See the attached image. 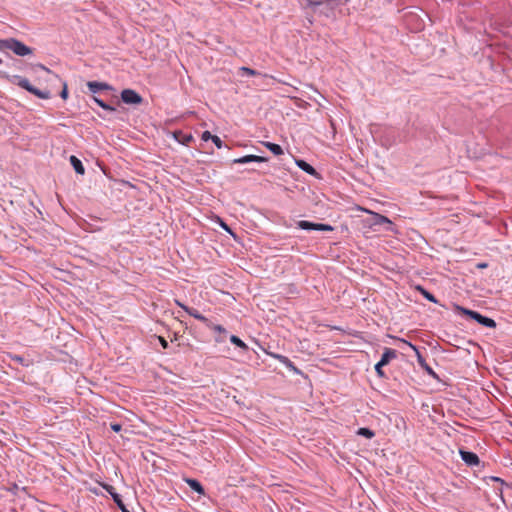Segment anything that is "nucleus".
<instances>
[{
	"label": "nucleus",
	"instance_id": "obj_1",
	"mask_svg": "<svg viewBox=\"0 0 512 512\" xmlns=\"http://www.w3.org/2000/svg\"><path fill=\"white\" fill-rule=\"evenodd\" d=\"M347 0H302L304 8H311L313 13L326 18H334L336 9L346 3Z\"/></svg>",
	"mask_w": 512,
	"mask_h": 512
},
{
	"label": "nucleus",
	"instance_id": "obj_2",
	"mask_svg": "<svg viewBox=\"0 0 512 512\" xmlns=\"http://www.w3.org/2000/svg\"><path fill=\"white\" fill-rule=\"evenodd\" d=\"M11 83L18 85L19 87L25 89L29 93L35 95L40 99H49L51 97L50 91L48 90H40L33 85L30 84L27 78H24L19 75H13L10 78Z\"/></svg>",
	"mask_w": 512,
	"mask_h": 512
},
{
	"label": "nucleus",
	"instance_id": "obj_3",
	"mask_svg": "<svg viewBox=\"0 0 512 512\" xmlns=\"http://www.w3.org/2000/svg\"><path fill=\"white\" fill-rule=\"evenodd\" d=\"M0 50H11L18 56H27L32 54V49L30 47L14 38L0 40Z\"/></svg>",
	"mask_w": 512,
	"mask_h": 512
},
{
	"label": "nucleus",
	"instance_id": "obj_4",
	"mask_svg": "<svg viewBox=\"0 0 512 512\" xmlns=\"http://www.w3.org/2000/svg\"><path fill=\"white\" fill-rule=\"evenodd\" d=\"M455 310L458 313L467 315L468 317L475 320L477 323H479L480 325H482L484 327H487V328H495L496 327V322L492 318L486 317L477 311L469 310V309L464 308L459 305H455Z\"/></svg>",
	"mask_w": 512,
	"mask_h": 512
},
{
	"label": "nucleus",
	"instance_id": "obj_5",
	"mask_svg": "<svg viewBox=\"0 0 512 512\" xmlns=\"http://www.w3.org/2000/svg\"><path fill=\"white\" fill-rule=\"evenodd\" d=\"M176 304L181 307L187 314L194 317L195 319L203 322L207 327H211V322L208 318H206L204 315H202L197 309L188 307L184 304H182L179 301H176Z\"/></svg>",
	"mask_w": 512,
	"mask_h": 512
},
{
	"label": "nucleus",
	"instance_id": "obj_6",
	"mask_svg": "<svg viewBox=\"0 0 512 512\" xmlns=\"http://www.w3.org/2000/svg\"><path fill=\"white\" fill-rule=\"evenodd\" d=\"M121 99L126 104H140L142 97L132 89H124L121 92Z\"/></svg>",
	"mask_w": 512,
	"mask_h": 512
},
{
	"label": "nucleus",
	"instance_id": "obj_7",
	"mask_svg": "<svg viewBox=\"0 0 512 512\" xmlns=\"http://www.w3.org/2000/svg\"><path fill=\"white\" fill-rule=\"evenodd\" d=\"M102 487L111 495L113 501L121 512H130L123 503L121 496L115 491L114 487L109 484H102Z\"/></svg>",
	"mask_w": 512,
	"mask_h": 512
},
{
	"label": "nucleus",
	"instance_id": "obj_8",
	"mask_svg": "<svg viewBox=\"0 0 512 512\" xmlns=\"http://www.w3.org/2000/svg\"><path fill=\"white\" fill-rule=\"evenodd\" d=\"M459 454L461 456V459L468 465V466H478L480 464V459L478 455L474 452L467 451L460 449Z\"/></svg>",
	"mask_w": 512,
	"mask_h": 512
},
{
	"label": "nucleus",
	"instance_id": "obj_9",
	"mask_svg": "<svg viewBox=\"0 0 512 512\" xmlns=\"http://www.w3.org/2000/svg\"><path fill=\"white\" fill-rule=\"evenodd\" d=\"M371 226H383L386 225L385 229L390 230L392 226V222L385 216L378 214V213H372V217L370 220Z\"/></svg>",
	"mask_w": 512,
	"mask_h": 512
},
{
	"label": "nucleus",
	"instance_id": "obj_10",
	"mask_svg": "<svg viewBox=\"0 0 512 512\" xmlns=\"http://www.w3.org/2000/svg\"><path fill=\"white\" fill-rule=\"evenodd\" d=\"M266 161H267V158L262 157V156L245 155L243 157L234 159L233 163L234 164H247V163H251V162L262 163V162H266Z\"/></svg>",
	"mask_w": 512,
	"mask_h": 512
},
{
	"label": "nucleus",
	"instance_id": "obj_11",
	"mask_svg": "<svg viewBox=\"0 0 512 512\" xmlns=\"http://www.w3.org/2000/svg\"><path fill=\"white\" fill-rule=\"evenodd\" d=\"M87 87L89 91L93 94H96L102 90H110L112 88L109 84L98 81L87 82Z\"/></svg>",
	"mask_w": 512,
	"mask_h": 512
},
{
	"label": "nucleus",
	"instance_id": "obj_12",
	"mask_svg": "<svg viewBox=\"0 0 512 512\" xmlns=\"http://www.w3.org/2000/svg\"><path fill=\"white\" fill-rule=\"evenodd\" d=\"M173 137L178 143L185 146H188L193 141L192 134L184 133L181 130L174 131Z\"/></svg>",
	"mask_w": 512,
	"mask_h": 512
},
{
	"label": "nucleus",
	"instance_id": "obj_13",
	"mask_svg": "<svg viewBox=\"0 0 512 512\" xmlns=\"http://www.w3.org/2000/svg\"><path fill=\"white\" fill-rule=\"evenodd\" d=\"M184 481L188 484V486L198 493L199 495H205V489L202 486V484L197 480L193 478H184Z\"/></svg>",
	"mask_w": 512,
	"mask_h": 512
},
{
	"label": "nucleus",
	"instance_id": "obj_14",
	"mask_svg": "<svg viewBox=\"0 0 512 512\" xmlns=\"http://www.w3.org/2000/svg\"><path fill=\"white\" fill-rule=\"evenodd\" d=\"M295 163L296 165L301 169L303 170L304 172H306L307 174L309 175H312V176H317L318 173L316 171V169L311 166L309 163H307L305 160H302V159H296L295 160Z\"/></svg>",
	"mask_w": 512,
	"mask_h": 512
},
{
	"label": "nucleus",
	"instance_id": "obj_15",
	"mask_svg": "<svg viewBox=\"0 0 512 512\" xmlns=\"http://www.w3.org/2000/svg\"><path fill=\"white\" fill-rule=\"evenodd\" d=\"M397 357V351L391 348H384V352L381 356V365H387L392 359Z\"/></svg>",
	"mask_w": 512,
	"mask_h": 512
},
{
	"label": "nucleus",
	"instance_id": "obj_16",
	"mask_svg": "<svg viewBox=\"0 0 512 512\" xmlns=\"http://www.w3.org/2000/svg\"><path fill=\"white\" fill-rule=\"evenodd\" d=\"M70 163L77 174L83 175L85 173L82 161L74 155L70 156Z\"/></svg>",
	"mask_w": 512,
	"mask_h": 512
},
{
	"label": "nucleus",
	"instance_id": "obj_17",
	"mask_svg": "<svg viewBox=\"0 0 512 512\" xmlns=\"http://www.w3.org/2000/svg\"><path fill=\"white\" fill-rule=\"evenodd\" d=\"M401 341L416 352L418 363L422 368H424L427 363H426L424 357L419 352L418 348L415 345H413L412 343H410L404 339H401Z\"/></svg>",
	"mask_w": 512,
	"mask_h": 512
},
{
	"label": "nucleus",
	"instance_id": "obj_18",
	"mask_svg": "<svg viewBox=\"0 0 512 512\" xmlns=\"http://www.w3.org/2000/svg\"><path fill=\"white\" fill-rule=\"evenodd\" d=\"M263 144L268 150H270L276 156L282 155L284 153L282 147L279 144L272 142H264Z\"/></svg>",
	"mask_w": 512,
	"mask_h": 512
},
{
	"label": "nucleus",
	"instance_id": "obj_19",
	"mask_svg": "<svg viewBox=\"0 0 512 512\" xmlns=\"http://www.w3.org/2000/svg\"><path fill=\"white\" fill-rule=\"evenodd\" d=\"M297 227L302 230L311 231L316 227V223L307 220H300L297 222Z\"/></svg>",
	"mask_w": 512,
	"mask_h": 512
},
{
	"label": "nucleus",
	"instance_id": "obj_20",
	"mask_svg": "<svg viewBox=\"0 0 512 512\" xmlns=\"http://www.w3.org/2000/svg\"><path fill=\"white\" fill-rule=\"evenodd\" d=\"M230 342L243 351L248 350V346L236 335L230 336Z\"/></svg>",
	"mask_w": 512,
	"mask_h": 512
},
{
	"label": "nucleus",
	"instance_id": "obj_21",
	"mask_svg": "<svg viewBox=\"0 0 512 512\" xmlns=\"http://www.w3.org/2000/svg\"><path fill=\"white\" fill-rule=\"evenodd\" d=\"M8 357L15 363L20 364L24 367H28L30 365V362L20 355L9 354Z\"/></svg>",
	"mask_w": 512,
	"mask_h": 512
},
{
	"label": "nucleus",
	"instance_id": "obj_22",
	"mask_svg": "<svg viewBox=\"0 0 512 512\" xmlns=\"http://www.w3.org/2000/svg\"><path fill=\"white\" fill-rule=\"evenodd\" d=\"M417 289L421 293V295L428 301L433 302V303L438 302L437 299L435 298V296L432 293H430L428 290H426L425 288L418 286Z\"/></svg>",
	"mask_w": 512,
	"mask_h": 512
},
{
	"label": "nucleus",
	"instance_id": "obj_23",
	"mask_svg": "<svg viewBox=\"0 0 512 512\" xmlns=\"http://www.w3.org/2000/svg\"><path fill=\"white\" fill-rule=\"evenodd\" d=\"M260 73L254 69H251L249 67H240L239 68V75L241 76H256V75H259Z\"/></svg>",
	"mask_w": 512,
	"mask_h": 512
},
{
	"label": "nucleus",
	"instance_id": "obj_24",
	"mask_svg": "<svg viewBox=\"0 0 512 512\" xmlns=\"http://www.w3.org/2000/svg\"><path fill=\"white\" fill-rule=\"evenodd\" d=\"M93 100H94L95 103H97V105H99L104 110H107V111H110V112H113V111L116 110L113 106L105 103L102 99H100V98H98L96 96L93 97Z\"/></svg>",
	"mask_w": 512,
	"mask_h": 512
},
{
	"label": "nucleus",
	"instance_id": "obj_25",
	"mask_svg": "<svg viewBox=\"0 0 512 512\" xmlns=\"http://www.w3.org/2000/svg\"><path fill=\"white\" fill-rule=\"evenodd\" d=\"M357 434L360 436H363L367 439H371L375 435L374 431H372L371 429L366 428V427L359 428V430L357 431Z\"/></svg>",
	"mask_w": 512,
	"mask_h": 512
},
{
	"label": "nucleus",
	"instance_id": "obj_26",
	"mask_svg": "<svg viewBox=\"0 0 512 512\" xmlns=\"http://www.w3.org/2000/svg\"><path fill=\"white\" fill-rule=\"evenodd\" d=\"M283 365H285L294 374H297V375L302 374V372L294 365V363L289 358H288V362H284Z\"/></svg>",
	"mask_w": 512,
	"mask_h": 512
},
{
	"label": "nucleus",
	"instance_id": "obj_27",
	"mask_svg": "<svg viewBox=\"0 0 512 512\" xmlns=\"http://www.w3.org/2000/svg\"><path fill=\"white\" fill-rule=\"evenodd\" d=\"M315 231H333L334 228L329 224L316 223Z\"/></svg>",
	"mask_w": 512,
	"mask_h": 512
},
{
	"label": "nucleus",
	"instance_id": "obj_28",
	"mask_svg": "<svg viewBox=\"0 0 512 512\" xmlns=\"http://www.w3.org/2000/svg\"><path fill=\"white\" fill-rule=\"evenodd\" d=\"M220 227L231 235H234L232 229L221 218H218Z\"/></svg>",
	"mask_w": 512,
	"mask_h": 512
},
{
	"label": "nucleus",
	"instance_id": "obj_29",
	"mask_svg": "<svg viewBox=\"0 0 512 512\" xmlns=\"http://www.w3.org/2000/svg\"><path fill=\"white\" fill-rule=\"evenodd\" d=\"M383 367H384V365H381L380 361L377 362L376 365H375V371H376V373H377V375L379 377H384L385 376V374H384V372L382 370Z\"/></svg>",
	"mask_w": 512,
	"mask_h": 512
},
{
	"label": "nucleus",
	"instance_id": "obj_30",
	"mask_svg": "<svg viewBox=\"0 0 512 512\" xmlns=\"http://www.w3.org/2000/svg\"><path fill=\"white\" fill-rule=\"evenodd\" d=\"M212 142L215 144V146L218 148V149H221L223 147V141L220 139V137L218 136H213L212 138Z\"/></svg>",
	"mask_w": 512,
	"mask_h": 512
},
{
	"label": "nucleus",
	"instance_id": "obj_31",
	"mask_svg": "<svg viewBox=\"0 0 512 512\" xmlns=\"http://www.w3.org/2000/svg\"><path fill=\"white\" fill-rule=\"evenodd\" d=\"M273 358L277 359L282 364L284 362H288V357L281 355V354H270Z\"/></svg>",
	"mask_w": 512,
	"mask_h": 512
},
{
	"label": "nucleus",
	"instance_id": "obj_32",
	"mask_svg": "<svg viewBox=\"0 0 512 512\" xmlns=\"http://www.w3.org/2000/svg\"><path fill=\"white\" fill-rule=\"evenodd\" d=\"M213 136H214V135H212L209 131H204V132L202 133L201 139H202L203 141H208V140H212Z\"/></svg>",
	"mask_w": 512,
	"mask_h": 512
},
{
	"label": "nucleus",
	"instance_id": "obj_33",
	"mask_svg": "<svg viewBox=\"0 0 512 512\" xmlns=\"http://www.w3.org/2000/svg\"><path fill=\"white\" fill-rule=\"evenodd\" d=\"M213 330H215L216 332H219V333H225L226 332V329L221 326V325H211V327Z\"/></svg>",
	"mask_w": 512,
	"mask_h": 512
},
{
	"label": "nucleus",
	"instance_id": "obj_34",
	"mask_svg": "<svg viewBox=\"0 0 512 512\" xmlns=\"http://www.w3.org/2000/svg\"><path fill=\"white\" fill-rule=\"evenodd\" d=\"M111 429L114 431V432H120L121 429H122V426L121 424L119 423H112L111 424Z\"/></svg>",
	"mask_w": 512,
	"mask_h": 512
},
{
	"label": "nucleus",
	"instance_id": "obj_35",
	"mask_svg": "<svg viewBox=\"0 0 512 512\" xmlns=\"http://www.w3.org/2000/svg\"><path fill=\"white\" fill-rule=\"evenodd\" d=\"M60 96H61V98H62V99H64V100H65V99H67V97H68V91H67V87H66V85L64 86L63 90L61 91Z\"/></svg>",
	"mask_w": 512,
	"mask_h": 512
},
{
	"label": "nucleus",
	"instance_id": "obj_36",
	"mask_svg": "<svg viewBox=\"0 0 512 512\" xmlns=\"http://www.w3.org/2000/svg\"><path fill=\"white\" fill-rule=\"evenodd\" d=\"M159 341H160V344L161 346L164 348V349H167L168 348V342L163 338V337H159Z\"/></svg>",
	"mask_w": 512,
	"mask_h": 512
},
{
	"label": "nucleus",
	"instance_id": "obj_37",
	"mask_svg": "<svg viewBox=\"0 0 512 512\" xmlns=\"http://www.w3.org/2000/svg\"><path fill=\"white\" fill-rule=\"evenodd\" d=\"M424 369L427 371L428 374L435 376V372L429 365H425Z\"/></svg>",
	"mask_w": 512,
	"mask_h": 512
},
{
	"label": "nucleus",
	"instance_id": "obj_38",
	"mask_svg": "<svg viewBox=\"0 0 512 512\" xmlns=\"http://www.w3.org/2000/svg\"><path fill=\"white\" fill-rule=\"evenodd\" d=\"M491 480L495 482H499L501 485H504V481L498 477H491Z\"/></svg>",
	"mask_w": 512,
	"mask_h": 512
},
{
	"label": "nucleus",
	"instance_id": "obj_39",
	"mask_svg": "<svg viewBox=\"0 0 512 512\" xmlns=\"http://www.w3.org/2000/svg\"><path fill=\"white\" fill-rule=\"evenodd\" d=\"M480 268H485L487 266V264L483 263V264H479L478 265Z\"/></svg>",
	"mask_w": 512,
	"mask_h": 512
},
{
	"label": "nucleus",
	"instance_id": "obj_40",
	"mask_svg": "<svg viewBox=\"0 0 512 512\" xmlns=\"http://www.w3.org/2000/svg\"><path fill=\"white\" fill-rule=\"evenodd\" d=\"M500 498L504 501L501 489H500Z\"/></svg>",
	"mask_w": 512,
	"mask_h": 512
}]
</instances>
